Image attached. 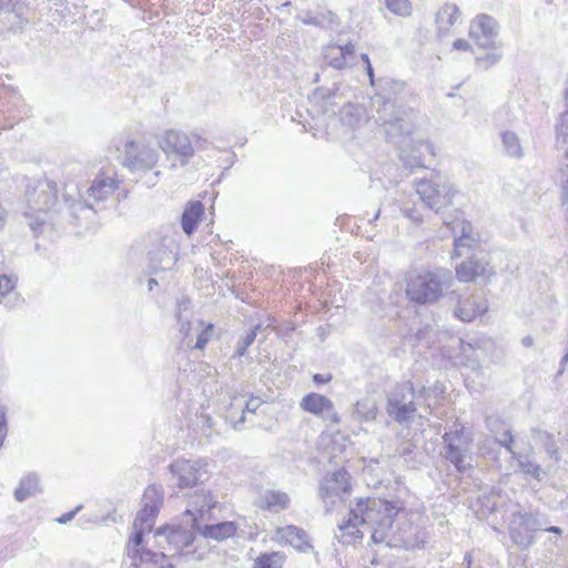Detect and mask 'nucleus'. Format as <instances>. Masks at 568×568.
<instances>
[{
  "label": "nucleus",
  "instance_id": "nucleus-61",
  "mask_svg": "<svg viewBox=\"0 0 568 568\" xmlns=\"http://www.w3.org/2000/svg\"><path fill=\"white\" fill-rule=\"evenodd\" d=\"M523 344L527 347L530 346L532 344V338L530 336H526L523 338Z\"/></svg>",
  "mask_w": 568,
  "mask_h": 568
},
{
  "label": "nucleus",
  "instance_id": "nucleus-42",
  "mask_svg": "<svg viewBox=\"0 0 568 568\" xmlns=\"http://www.w3.org/2000/svg\"><path fill=\"white\" fill-rule=\"evenodd\" d=\"M536 433H537L538 439L542 444L547 455L550 458L555 459L556 462L559 460L560 456H559V452H558V446L556 444L554 436L544 430H537Z\"/></svg>",
  "mask_w": 568,
  "mask_h": 568
},
{
  "label": "nucleus",
  "instance_id": "nucleus-50",
  "mask_svg": "<svg viewBox=\"0 0 568 568\" xmlns=\"http://www.w3.org/2000/svg\"><path fill=\"white\" fill-rule=\"evenodd\" d=\"M165 557V554L163 552V557H159L156 558V560H149V561H143V562H139V565L136 567H140L142 565H146L145 568H172V565H168V566H164V565H159V561L163 560V558Z\"/></svg>",
  "mask_w": 568,
  "mask_h": 568
},
{
  "label": "nucleus",
  "instance_id": "nucleus-19",
  "mask_svg": "<svg viewBox=\"0 0 568 568\" xmlns=\"http://www.w3.org/2000/svg\"><path fill=\"white\" fill-rule=\"evenodd\" d=\"M351 490L349 475L344 468L328 474L320 486V496L326 500L348 494Z\"/></svg>",
  "mask_w": 568,
  "mask_h": 568
},
{
  "label": "nucleus",
  "instance_id": "nucleus-27",
  "mask_svg": "<svg viewBox=\"0 0 568 568\" xmlns=\"http://www.w3.org/2000/svg\"><path fill=\"white\" fill-rule=\"evenodd\" d=\"M237 531V526L233 521H222L214 525H205L199 528V532L203 538L223 541L233 537Z\"/></svg>",
  "mask_w": 568,
  "mask_h": 568
},
{
  "label": "nucleus",
  "instance_id": "nucleus-43",
  "mask_svg": "<svg viewBox=\"0 0 568 568\" xmlns=\"http://www.w3.org/2000/svg\"><path fill=\"white\" fill-rule=\"evenodd\" d=\"M416 446L412 442H404L396 448V455L403 458L408 468L416 467V460L414 458Z\"/></svg>",
  "mask_w": 568,
  "mask_h": 568
},
{
  "label": "nucleus",
  "instance_id": "nucleus-17",
  "mask_svg": "<svg viewBox=\"0 0 568 568\" xmlns=\"http://www.w3.org/2000/svg\"><path fill=\"white\" fill-rule=\"evenodd\" d=\"M155 537L158 538L156 542L159 546L163 547V542L173 546L175 549L174 554L186 556L196 552V549L193 551L187 550L195 540L194 534L189 529L161 527L155 531Z\"/></svg>",
  "mask_w": 568,
  "mask_h": 568
},
{
  "label": "nucleus",
  "instance_id": "nucleus-56",
  "mask_svg": "<svg viewBox=\"0 0 568 568\" xmlns=\"http://www.w3.org/2000/svg\"><path fill=\"white\" fill-rule=\"evenodd\" d=\"M545 531H548V532H552V534H556V535H561L562 534V530L561 528L557 527V526H550V527H546V528H542Z\"/></svg>",
  "mask_w": 568,
  "mask_h": 568
},
{
  "label": "nucleus",
  "instance_id": "nucleus-30",
  "mask_svg": "<svg viewBox=\"0 0 568 568\" xmlns=\"http://www.w3.org/2000/svg\"><path fill=\"white\" fill-rule=\"evenodd\" d=\"M499 135L501 140L503 152L507 156L516 160L524 158V148L517 133L509 130H501Z\"/></svg>",
  "mask_w": 568,
  "mask_h": 568
},
{
  "label": "nucleus",
  "instance_id": "nucleus-11",
  "mask_svg": "<svg viewBox=\"0 0 568 568\" xmlns=\"http://www.w3.org/2000/svg\"><path fill=\"white\" fill-rule=\"evenodd\" d=\"M159 151L144 141L129 140L123 148L122 164L130 172L143 174L159 162Z\"/></svg>",
  "mask_w": 568,
  "mask_h": 568
},
{
  "label": "nucleus",
  "instance_id": "nucleus-20",
  "mask_svg": "<svg viewBox=\"0 0 568 568\" xmlns=\"http://www.w3.org/2000/svg\"><path fill=\"white\" fill-rule=\"evenodd\" d=\"M262 510L277 514L290 507L291 498L287 493L274 488H261L254 501Z\"/></svg>",
  "mask_w": 568,
  "mask_h": 568
},
{
  "label": "nucleus",
  "instance_id": "nucleus-12",
  "mask_svg": "<svg viewBox=\"0 0 568 568\" xmlns=\"http://www.w3.org/2000/svg\"><path fill=\"white\" fill-rule=\"evenodd\" d=\"M414 130L409 132L407 139L395 141L389 140L399 150V159L404 166L410 170L425 168V154L430 156L435 155V150L432 143L425 140L413 139Z\"/></svg>",
  "mask_w": 568,
  "mask_h": 568
},
{
  "label": "nucleus",
  "instance_id": "nucleus-31",
  "mask_svg": "<svg viewBox=\"0 0 568 568\" xmlns=\"http://www.w3.org/2000/svg\"><path fill=\"white\" fill-rule=\"evenodd\" d=\"M390 539L392 544L389 546H397L400 544L404 548H414L418 545L416 527L409 523L399 526L396 531L392 529Z\"/></svg>",
  "mask_w": 568,
  "mask_h": 568
},
{
  "label": "nucleus",
  "instance_id": "nucleus-45",
  "mask_svg": "<svg viewBox=\"0 0 568 568\" xmlns=\"http://www.w3.org/2000/svg\"><path fill=\"white\" fill-rule=\"evenodd\" d=\"M260 328V325H256L254 328L247 331L237 342V347L235 351V356L242 357L245 355L246 349L253 344L256 338V331Z\"/></svg>",
  "mask_w": 568,
  "mask_h": 568
},
{
  "label": "nucleus",
  "instance_id": "nucleus-8",
  "mask_svg": "<svg viewBox=\"0 0 568 568\" xmlns=\"http://www.w3.org/2000/svg\"><path fill=\"white\" fill-rule=\"evenodd\" d=\"M118 185L119 182L113 176L100 174L92 181L91 186L87 190V197L84 199V202L78 201L70 193H64L63 200L70 213L75 219H79L80 214L83 212H95L94 205L112 195L118 189Z\"/></svg>",
  "mask_w": 568,
  "mask_h": 568
},
{
  "label": "nucleus",
  "instance_id": "nucleus-46",
  "mask_svg": "<svg viewBox=\"0 0 568 568\" xmlns=\"http://www.w3.org/2000/svg\"><path fill=\"white\" fill-rule=\"evenodd\" d=\"M402 213L405 217L409 219L413 223L417 225L424 222V215L416 204H413L412 206L405 205L402 209Z\"/></svg>",
  "mask_w": 568,
  "mask_h": 568
},
{
  "label": "nucleus",
  "instance_id": "nucleus-5",
  "mask_svg": "<svg viewBox=\"0 0 568 568\" xmlns=\"http://www.w3.org/2000/svg\"><path fill=\"white\" fill-rule=\"evenodd\" d=\"M452 282V273L445 268L414 271L406 276V295L417 304L436 302Z\"/></svg>",
  "mask_w": 568,
  "mask_h": 568
},
{
  "label": "nucleus",
  "instance_id": "nucleus-18",
  "mask_svg": "<svg viewBox=\"0 0 568 568\" xmlns=\"http://www.w3.org/2000/svg\"><path fill=\"white\" fill-rule=\"evenodd\" d=\"M497 34V22L487 14L477 16L470 23L469 36L480 48L494 47Z\"/></svg>",
  "mask_w": 568,
  "mask_h": 568
},
{
  "label": "nucleus",
  "instance_id": "nucleus-49",
  "mask_svg": "<svg viewBox=\"0 0 568 568\" xmlns=\"http://www.w3.org/2000/svg\"><path fill=\"white\" fill-rule=\"evenodd\" d=\"M557 180L562 189L565 200H568V164L560 168Z\"/></svg>",
  "mask_w": 568,
  "mask_h": 568
},
{
  "label": "nucleus",
  "instance_id": "nucleus-55",
  "mask_svg": "<svg viewBox=\"0 0 568 568\" xmlns=\"http://www.w3.org/2000/svg\"><path fill=\"white\" fill-rule=\"evenodd\" d=\"M366 72H367V75L369 78V83L372 87H376L377 83L375 81V78H374V70H373V67L371 63L366 64Z\"/></svg>",
  "mask_w": 568,
  "mask_h": 568
},
{
  "label": "nucleus",
  "instance_id": "nucleus-1",
  "mask_svg": "<svg viewBox=\"0 0 568 568\" xmlns=\"http://www.w3.org/2000/svg\"><path fill=\"white\" fill-rule=\"evenodd\" d=\"M400 508L398 501L383 498L358 499L349 506L347 519L338 524L339 541L349 545L356 539H362L366 530L371 534L373 542L390 545L394 519Z\"/></svg>",
  "mask_w": 568,
  "mask_h": 568
},
{
  "label": "nucleus",
  "instance_id": "nucleus-6",
  "mask_svg": "<svg viewBox=\"0 0 568 568\" xmlns=\"http://www.w3.org/2000/svg\"><path fill=\"white\" fill-rule=\"evenodd\" d=\"M413 184L422 202V207L436 214H443L447 207L454 205L457 190L449 181L437 176L429 180H414Z\"/></svg>",
  "mask_w": 568,
  "mask_h": 568
},
{
  "label": "nucleus",
  "instance_id": "nucleus-39",
  "mask_svg": "<svg viewBox=\"0 0 568 568\" xmlns=\"http://www.w3.org/2000/svg\"><path fill=\"white\" fill-rule=\"evenodd\" d=\"M175 317L180 324V332L183 333L186 337L191 331V300L187 297H182L176 302V312Z\"/></svg>",
  "mask_w": 568,
  "mask_h": 568
},
{
  "label": "nucleus",
  "instance_id": "nucleus-13",
  "mask_svg": "<svg viewBox=\"0 0 568 568\" xmlns=\"http://www.w3.org/2000/svg\"><path fill=\"white\" fill-rule=\"evenodd\" d=\"M542 526L537 513L516 511L511 515L509 534L516 545L527 548L535 542L531 532L542 529Z\"/></svg>",
  "mask_w": 568,
  "mask_h": 568
},
{
  "label": "nucleus",
  "instance_id": "nucleus-35",
  "mask_svg": "<svg viewBox=\"0 0 568 568\" xmlns=\"http://www.w3.org/2000/svg\"><path fill=\"white\" fill-rule=\"evenodd\" d=\"M37 491H39V476L36 473H29L21 478L14 490V498L18 501H24Z\"/></svg>",
  "mask_w": 568,
  "mask_h": 568
},
{
  "label": "nucleus",
  "instance_id": "nucleus-51",
  "mask_svg": "<svg viewBox=\"0 0 568 568\" xmlns=\"http://www.w3.org/2000/svg\"><path fill=\"white\" fill-rule=\"evenodd\" d=\"M332 375L331 374H314L313 375V382L316 385H322L331 382Z\"/></svg>",
  "mask_w": 568,
  "mask_h": 568
},
{
  "label": "nucleus",
  "instance_id": "nucleus-23",
  "mask_svg": "<svg viewBox=\"0 0 568 568\" xmlns=\"http://www.w3.org/2000/svg\"><path fill=\"white\" fill-rule=\"evenodd\" d=\"M443 222L452 227L453 233L456 235L455 250L457 255L462 256L464 250L468 251L476 245V240L471 237L473 226L467 221L448 222L445 219Z\"/></svg>",
  "mask_w": 568,
  "mask_h": 568
},
{
  "label": "nucleus",
  "instance_id": "nucleus-59",
  "mask_svg": "<svg viewBox=\"0 0 568 568\" xmlns=\"http://www.w3.org/2000/svg\"><path fill=\"white\" fill-rule=\"evenodd\" d=\"M74 192L70 194L73 195L78 201H82L84 202V200H82V195L79 194V190H78V186L75 185L74 187ZM65 193H69V191H65Z\"/></svg>",
  "mask_w": 568,
  "mask_h": 568
},
{
  "label": "nucleus",
  "instance_id": "nucleus-36",
  "mask_svg": "<svg viewBox=\"0 0 568 568\" xmlns=\"http://www.w3.org/2000/svg\"><path fill=\"white\" fill-rule=\"evenodd\" d=\"M459 9L456 4L447 3L443 6L436 14V23L439 32H446L455 24L459 17Z\"/></svg>",
  "mask_w": 568,
  "mask_h": 568
},
{
  "label": "nucleus",
  "instance_id": "nucleus-3",
  "mask_svg": "<svg viewBox=\"0 0 568 568\" xmlns=\"http://www.w3.org/2000/svg\"><path fill=\"white\" fill-rule=\"evenodd\" d=\"M161 503L162 497L158 488L154 486L148 487L143 495V508L136 514L132 525V534L126 544V552L132 566L163 557V552H153L143 547L144 534L152 530Z\"/></svg>",
  "mask_w": 568,
  "mask_h": 568
},
{
  "label": "nucleus",
  "instance_id": "nucleus-9",
  "mask_svg": "<svg viewBox=\"0 0 568 568\" xmlns=\"http://www.w3.org/2000/svg\"><path fill=\"white\" fill-rule=\"evenodd\" d=\"M158 144L170 161L171 170L186 166L195 154L191 136L180 130L164 131Z\"/></svg>",
  "mask_w": 568,
  "mask_h": 568
},
{
  "label": "nucleus",
  "instance_id": "nucleus-63",
  "mask_svg": "<svg viewBox=\"0 0 568 568\" xmlns=\"http://www.w3.org/2000/svg\"><path fill=\"white\" fill-rule=\"evenodd\" d=\"M361 58H362V60H363L366 64L371 63V61H369V59H368V55H367L366 53H362V54H361Z\"/></svg>",
  "mask_w": 568,
  "mask_h": 568
},
{
  "label": "nucleus",
  "instance_id": "nucleus-29",
  "mask_svg": "<svg viewBox=\"0 0 568 568\" xmlns=\"http://www.w3.org/2000/svg\"><path fill=\"white\" fill-rule=\"evenodd\" d=\"M367 120L365 108L359 104L347 103L341 110V121L349 129H357Z\"/></svg>",
  "mask_w": 568,
  "mask_h": 568
},
{
  "label": "nucleus",
  "instance_id": "nucleus-64",
  "mask_svg": "<svg viewBox=\"0 0 568 568\" xmlns=\"http://www.w3.org/2000/svg\"><path fill=\"white\" fill-rule=\"evenodd\" d=\"M560 143H562V145H565V153H566V156L568 158V141H559Z\"/></svg>",
  "mask_w": 568,
  "mask_h": 568
},
{
  "label": "nucleus",
  "instance_id": "nucleus-10",
  "mask_svg": "<svg viewBox=\"0 0 568 568\" xmlns=\"http://www.w3.org/2000/svg\"><path fill=\"white\" fill-rule=\"evenodd\" d=\"M415 390L409 382L394 385L387 393L386 412L400 425H409L416 415Z\"/></svg>",
  "mask_w": 568,
  "mask_h": 568
},
{
  "label": "nucleus",
  "instance_id": "nucleus-7",
  "mask_svg": "<svg viewBox=\"0 0 568 568\" xmlns=\"http://www.w3.org/2000/svg\"><path fill=\"white\" fill-rule=\"evenodd\" d=\"M443 456L454 465L458 473H465L471 467L473 437L464 426L454 424L443 435Z\"/></svg>",
  "mask_w": 568,
  "mask_h": 568
},
{
  "label": "nucleus",
  "instance_id": "nucleus-28",
  "mask_svg": "<svg viewBox=\"0 0 568 568\" xmlns=\"http://www.w3.org/2000/svg\"><path fill=\"white\" fill-rule=\"evenodd\" d=\"M164 248L156 252H150L151 263L154 271H165L173 267L176 263V251L173 241L169 244L163 243Z\"/></svg>",
  "mask_w": 568,
  "mask_h": 568
},
{
  "label": "nucleus",
  "instance_id": "nucleus-26",
  "mask_svg": "<svg viewBox=\"0 0 568 568\" xmlns=\"http://www.w3.org/2000/svg\"><path fill=\"white\" fill-rule=\"evenodd\" d=\"M204 213V205L200 201L189 202L181 216V225L186 235H192Z\"/></svg>",
  "mask_w": 568,
  "mask_h": 568
},
{
  "label": "nucleus",
  "instance_id": "nucleus-62",
  "mask_svg": "<svg viewBox=\"0 0 568 568\" xmlns=\"http://www.w3.org/2000/svg\"><path fill=\"white\" fill-rule=\"evenodd\" d=\"M320 97L323 98L322 90L321 89H316L314 94H313V98L316 100Z\"/></svg>",
  "mask_w": 568,
  "mask_h": 568
},
{
  "label": "nucleus",
  "instance_id": "nucleus-60",
  "mask_svg": "<svg viewBox=\"0 0 568 568\" xmlns=\"http://www.w3.org/2000/svg\"><path fill=\"white\" fill-rule=\"evenodd\" d=\"M464 561L466 562L467 565V568H470L471 566V562H473V558H471V554L470 552H467L464 557Z\"/></svg>",
  "mask_w": 568,
  "mask_h": 568
},
{
  "label": "nucleus",
  "instance_id": "nucleus-52",
  "mask_svg": "<svg viewBox=\"0 0 568 568\" xmlns=\"http://www.w3.org/2000/svg\"><path fill=\"white\" fill-rule=\"evenodd\" d=\"M81 508V506L77 507L74 510L63 514L61 517H59L57 520L60 524H67L73 519L78 510Z\"/></svg>",
  "mask_w": 568,
  "mask_h": 568
},
{
  "label": "nucleus",
  "instance_id": "nucleus-24",
  "mask_svg": "<svg viewBox=\"0 0 568 568\" xmlns=\"http://www.w3.org/2000/svg\"><path fill=\"white\" fill-rule=\"evenodd\" d=\"M278 540L285 541L301 552H307L312 549L306 532L297 526L288 525L276 530Z\"/></svg>",
  "mask_w": 568,
  "mask_h": 568
},
{
  "label": "nucleus",
  "instance_id": "nucleus-37",
  "mask_svg": "<svg viewBox=\"0 0 568 568\" xmlns=\"http://www.w3.org/2000/svg\"><path fill=\"white\" fill-rule=\"evenodd\" d=\"M509 453L511 455V458L518 463L520 470L525 475L531 476L537 480L542 479L544 470L541 469L539 464L530 459L529 455L517 453L514 449L513 452Z\"/></svg>",
  "mask_w": 568,
  "mask_h": 568
},
{
  "label": "nucleus",
  "instance_id": "nucleus-14",
  "mask_svg": "<svg viewBox=\"0 0 568 568\" xmlns=\"http://www.w3.org/2000/svg\"><path fill=\"white\" fill-rule=\"evenodd\" d=\"M300 407L321 418L327 425L341 423V417L335 409L334 403L325 395L318 393H308L300 402Z\"/></svg>",
  "mask_w": 568,
  "mask_h": 568
},
{
  "label": "nucleus",
  "instance_id": "nucleus-38",
  "mask_svg": "<svg viewBox=\"0 0 568 568\" xmlns=\"http://www.w3.org/2000/svg\"><path fill=\"white\" fill-rule=\"evenodd\" d=\"M260 402L257 398H251L246 400L244 397H233L231 402V407L241 412V416L236 419L235 416L230 413L229 417L233 420L234 425L237 426L243 424L245 420L244 414L245 412L255 413L258 408Z\"/></svg>",
  "mask_w": 568,
  "mask_h": 568
},
{
  "label": "nucleus",
  "instance_id": "nucleus-2",
  "mask_svg": "<svg viewBox=\"0 0 568 568\" xmlns=\"http://www.w3.org/2000/svg\"><path fill=\"white\" fill-rule=\"evenodd\" d=\"M379 92L375 97L378 103L377 122L381 123L388 140L400 141L408 138V133L415 130V112L412 108H402L399 98L405 93L406 82L396 79H379L377 81Z\"/></svg>",
  "mask_w": 568,
  "mask_h": 568
},
{
  "label": "nucleus",
  "instance_id": "nucleus-53",
  "mask_svg": "<svg viewBox=\"0 0 568 568\" xmlns=\"http://www.w3.org/2000/svg\"><path fill=\"white\" fill-rule=\"evenodd\" d=\"M160 175H161V171L159 170H155L150 176L149 179L146 180V185L149 187L151 186H154L158 182H159V179H160Z\"/></svg>",
  "mask_w": 568,
  "mask_h": 568
},
{
  "label": "nucleus",
  "instance_id": "nucleus-34",
  "mask_svg": "<svg viewBox=\"0 0 568 568\" xmlns=\"http://www.w3.org/2000/svg\"><path fill=\"white\" fill-rule=\"evenodd\" d=\"M217 501L213 498L211 491L202 489L191 497L189 506L196 511L201 518H203L205 514L211 513Z\"/></svg>",
  "mask_w": 568,
  "mask_h": 568
},
{
  "label": "nucleus",
  "instance_id": "nucleus-16",
  "mask_svg": "<svg viewBox=\"0 0 568 568\" xmlns=\"http://www.w3.org/2000/svg\"><path fill=\"white\" fill-rule=\"evenodd\" d=\"M493 274L487 255L483 251L473 253L456 266V275L462 282H473L478 277H489Z\"/></svg>",
  "mask_w": 568,
  "mask_h": 568
},
{
  "label": "nucleus",
  "instance_id": "nucleus-21",
  "mask_svg": "<svg viewBox=\"0 0 568 568\" xmlns=\"http://www.w3.org/2000/svg\"><path fill=\"white\" fill-rule=\"evenodd\" d=\"M323 57L332 68L343 69L353 63L355 59V48L351 42L331 43L323 49Z\"/></svg>",
  "mask_w": 568,
  "mask_h": 568
},
{
  "label": "nucleus",
  "instance_id": "nucleus-54",
  "mask_svg": "<svg viewBox=\"0 0 568 568\" xmlns=\"http://www.w3.org/2000/svg\"><path fill=\"white\" fill-rule=\"evenodd\" d=\"M470 48L468 41L458 39L454 42V49L456 50H468Z\"/></svg>",
  "mask_w": 568,
  "mask_h": 568
},
{
  "label": "nucleus",
  "instance_id": "nucleus-47",
  "mask_svg": "<svg viewBox=\"0 0 568 568\" xmlns=\"http://www.w3.org/2000/svg\"><path fill=\"white\" fill-rule=\"evenodd\" d=\"M501 58V54L500 53H497V52H490V53H486L485 55L483 57H477L476 58V63L479 65V67H483L485 69H488L489 67L496 64Z\"/></svg>",
  "mask_w": 568,
  "mask_h": 568
},
{
  "label": "nucleus",
  "instance_id": "nucleus-15",
  "mask_svg": "<svg viewBox=\"0 0 568 568\" xmlns=\"http://www.w3.org/2000/svg\"><path fill=\"white\" fill-rule=\"evenodd\" d=\"M174 484L183 489L196 486L202 481L205 471L197 460L176 459L169 466Z\"/></svg>",
  "mask_w": 568,
  "mask_h": 568
},
{
  "label": "nucleus",
  "instance_id": "nucleus-33",
  "mask_svg": "<svg viewBox=\"0 0 568 568\" xmlns=\"http://www.w3.org/2000/svg\"><path fill=\"white\" fill-rule=\"evenodd\" d=\"M17 278L0 275V304L7 308L16 306L19 302V293L16 291Z\"/></svg>",
  "mask_w": 568,
  "mask_h": 568
},
{
  "label": "nucleus",
  "instance_id": "nucleus-4",
  "mask_svg": "<svg viewBox=\"0 0 568 568\" xmlns=\"http://www.w3.org/2000/svg\"><path fill=\"white\" fill-rule=\"evenodd\" d=\"M24 196L23 216L30 229L37 232L58 205L57 183L47 179L28 183Z\"/></svg>",
  "mask_w": 568,
  "mask_h": 568
},
{
  "label": "nucleus",
  "instance_id": "nucleus-58",
  "mask_svg": "<svg viewBox=\"0 0 568 568\" xmlns=\"http://www.w3.org/2000/svg\"><path fill=\"white\" fill-rule=\"evenodd\" d=\"M6 219H7V212L0 204V227H2L4 225Z\"/></svg>",
  "mask_w": 568,
  "mask_h": 568
},
{
  "label": "nucleus",
  "instance_id": "nucleus-25",
  "mask_svg": "<svg viewBox=\"0 0 568 568\" xmlns=\"http://www.w3.org/2000/svg\"><path fill=\"white\" fill-rule=\"evenodd\" d=\"M486 427L496 439V442L505 447L507 452H513L514 449V437L511 435L510 428L506 425V423L496 415L486 417Z\"/></svg>",
  "mask_w": 568,
  "mask_h": 568
},
{
  "label": "nucleus",
  "instance_id": "nucleus-57",
  "mask_svg": "<svg viewBox=\"0 0 568 568\" xmlns=\"http://www.w3.org/2000/svg\"><path fill=\"white\" fill-rule=\"evenodd\" d=\"M303 22L305 24H313V26H318L321 23L317 17H310L307 19H304Z\"/></svg>",
  "mask_w": 568,
  "mask_h": 568
},
{
  "label": "nucleus",
  "instance_id": "nucleus-40",
  "mask_svg": "<svg viewBox=\"0 0 568 568\" xmlns=\"http://www.w3.org/2000/svg\"><path fill=\"white\" fill-rule=\"evenodd\" d=\"M285 556L281 551L261 554L254 561L253 568H282Z\"/></svg>",
  "mask_w": 568,
  "mask_h": 568
},
{
  "label": "nucleus",
  "instance_id": "nucleus-32",
  "mask_svg": "<svg viewBox=\"0 0 568 568\" xmlns=\"http://www.w3.org/2000/svg\"><path fill=\"white\" fill-rule=\"evenodd\" d=\"M378 413L377 402L371 396L358 399L353 407L354 418L361 422H373Z\"/></svg>",
  "mask_w": 568,
  "mask_h": 568
},
{
  "label": "nucleus",
  "instance_id": "nucleus-22",
  "mask_svg": "<svg viewBox=\"0 0 568 568\" xmlns=\"http://www.w3.org/2000/svg\"><path fill=\"white\" fill-rule=\"evenodd\" d=\"M487 311L486 301L479 295L460 297L455 308V315L463 322H471Z\"/></svg>",
  "mask_w": 568,
  "mask_h": 568
},
{
  "label": "nucleus",
  "instance_id": "nucleus-48",
  "mask_svg": "<svg viewBox=\"0 0 568 568\" xmlns=\"http://www.w3.org/2000/svg\"><path fill=\"white\" fill-rule=\"evenodd\" d=\"M213 329V326L212 325H209L206 328L202 329L197 335H196V343L194 345V348L196 349H202L205 347V345L207 344L209 339H210V336H211V332Z\"/></svg>",
  "mask_w": 568,
  "mask_h": 568
},
{
  "label": "nucleus",
  "instance_id": "nucleus-41",
  "mask_svg": "<svg viewBox=\"0 0 568 568\" xmlns=\"http://www.w3.org/2000/svg\"><path fill=\"white\" fill-rule=\"evenodd\" d=\"M519 109L510 104L504 105L495 113V122L503 128L514 123L518 119Z\"/></svg>",
  "mask_w": 568,
  "mask_h": 568
},
{
  "label": "nucleus",
  "instance_id": "nucleus-44",
  "mask_svg": "<svg viewBox=\"0 0 568 568\" xmlns=\"http://www.w3.org/2000/svg\"><path fill=\"white\" fill-rule=\"evenodd\" d=\"M386 8L396 16L407 17L412 13L409 0H384Z\"/></svg>",
  "mask_w": 568,
  "mask_h": 568
}]
</instances>
